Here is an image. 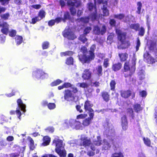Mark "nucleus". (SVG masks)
Here are the masks:
<instances>
[{"mask_svg":"<svg viewBox=\"0 0 157 157\" xmlns=\"http://www.w3.org/2000/svg\"><path fill=\"white\" fill-rule=\"evenodd\" d=\"M53 144L56 148V152L61 157H64L66 155V151L63 149V141L59 140L58 137L56 138L53 141Z\"/></svg>","mask_w":157,"mask_h":157,"instance_id":"f257e3e1","label":"nucleus"},{"mask_svg":"<svg viewBox=\"0 0 157 157\" xmlns=\"http://www.w3.org/2000/svg\"><path fill=\"white\" fill-rule=\"evenodd\" d=\"M68 5L71 6L70 8V10L72 15H75L76 13V10L75 7H77L80 5V3L77 0H70L67 1Z\"/></svg>","mask_w":157,"mask_h":157,"instance_id":"f03ea898","label":"nucleus"},{"mask_svg":"<svg viewBox=\"0 0 157 157\" xmlns=\"http://www.w3.org/2000/svg\"><path fill=\"white\" fill-rule=\"evenodd\" d=\"M131 62V63L129 64L128 62L125 63L124 67L125 71H126L129 70L132 73H133L135 71L136 65L135 60L133 59Z\"/></svg>","mask_w":157,"mask_h":157,"instance_id":"7ed1b4c3","label":"nucleus"},{"mask_svg":"<svg viewBox=\"0 0 157 157\" xmlns=\"http://www.w3.org/2000/svg\"><path fill=\"white\" fill-rule=\"evenodd\" d=\"M17 102L18 106V109L17 108L16 112L18 116V117H19L21 116V113L20 112V109H21V110H23L24 112H25L26 111L25 109V105L23 104L21 99H18Z\"/></svg>","mask_w":157,"mask_h":157,"instance_id":"20e7f679","label":"nucleus"},{"mask_svg":"<svg viewBox=\"0 0 157 157\" xmlns=\"http://www.w3.org/2000/svg\"><path fill=\"white\" fill-rule=\"evenodd\" d=\"M106 31V28L104 25L102 26L100 28L98 26H95L93 29V32L96 34L99 35H103L105 33Z\"/></svg>","mask_w":157,"mask_h":157,"instance_id":"39448f33","label":"nucleus"},{"mask_svg":"<svg viewBox=\"0 0 157 157\" xmlns=\"http://www.w3.org/2000/svg\"><path fill=\"white\" fill-rule=\"evenodd\" d=\"M144 57L145 60L149 64H152L155 62V59L147 52L144 53Z\"/></svg>","mask_w":157,"mask_h":157,"instance_id":"423d86ee","label":"nucleus"},{"mask_svg":"<svg viewBox=\"0 0 157 157\" xmlns=\"http://www.w3.org/2000/svg\"><path fill=\"white\" fill-rule=\"evenodd\" d=\"M91 74L89 69H86L82 73V77L84 80H89L91 78Z\"/></svg>","mask_w":157,"mask_h":157,"instance_id":"0eeeda50","label":"nucleus"},{"mask_svg":"<svg viewBox=\"0 0 157 157\" xmlns=\"http://www.w3.org/2000/svg\"><path fill=\"white\" fill-rule=\"evenodd\" d=\"M78 57L79 60L83 63H89L93 59L90 58V56L89 55L87 56L84 55H80L78 56Z\"/></svg>","mask_w":157,"mask_h":157,"instance_id":"6e6552de","label":"nucleus"},{"mask_svg":"<svg viewBox=\"0 0 157 157\" xmlns=\"http://www.w3.org/2000/svg\"><path fill=\"white\" fill-rule=\"evenodd\" d=\"M88 8L89 10L92 11L93 10H94L95 12L94 13H93L90 16V17L91 18L92 20L96 19L97 17L96 15V9L93 4L92 3H89L88 4Z\"/></svg>","mask_w":157,"mask_h":157,"instance_id":"1a4fd4ad","label":"nucleus"},{"mask_svg":"<svg viewBox=\"0 0 157 157\" xmlns=\"http://www.w3.org/2000/svg\"><path fill=\"white\" fill-rule=\"evenodd\" d=\"M33 75L35 76L37 78H45V77H43V75H44V77H47L48 75L47 74L45 73L42 71L38 70L34 71L33 73Z\"/></svg>","mask_w":157,"mask_h":157,"instance_id":"9d476101","label":"nucleus"},{"mask_svg":"<svg viewBox=\"0 0 157 157\" xmlns=\"http://www.w3.org/2000/svg\"><path fill=\"white\" fill-rule=\"evenodd\" d=\"M82 142L81 143V145L85 147L89 146L91 144V141L90 139H88L86 137H82L81 138Z\"/></svg>","mask_w":157,"mask_h":157,"instance_id":"9b49d317","label":"nucleus"},{"mask_svg":"<svg viewBox=\"0 0 157 157\" xmlns=\"http://www.w3.org/2000/svg\"><path fill=\"white\" fill-rule=\"evenodd\" d=\"M63 36L69 40H73L76 38V36L72 32H65L63 34Z\"/></svg>","mask_w":157,"mask_h":157,"instance_id":"f8f14e48","label":"nucleus"},{"mask_svg":"<svg viewBox=\"0 0 157 157\" xmlns=\"http://www.w3.org/2000/svg\"><path fill=\"white\" fill-rule=\"evenodd\" d=\"M116 33L118 36V39L120 42H122L124 41L126 35L125 33L122 32L119 30H117Z\"/></svg>","mask_w":157,"mask_h":157,"instance_id":"ddd939ff","label":"nucleus"},{"mask_svg":"<svg viewBox=\"0 0 157 157\" xmlns=\"http://www.w3.org/2000/svg\"><path fill=\"white\" fill-rule=\"evenodd\" d=\"M121 125L122 129L126 130L128 128V122L125 116H123L121 118Z\"/></svg>","mask_w":157,"mask_h":157,"instance_id":"4468645a","label":"nucleus"},{"mask_svg":"<svg viewBox=\"0 0 157 157\" xmlns=\"http://www.w3.org/2000/svg\"><path fill=\"white\" fill-rule=\"evenodd\" d=\"M120 93L121 96L124 98H128L131 95V92L130 90H121Z\"/></svg>","mask_w":157,"mask_h":157,"instance_id":"2eb2a0df","label":"nucleus"},{"mask_svg":"<svg viewBox=\"0 0 157 157\" xmlns=\"http://www.w3.org/2000/svg\"><path fill=\"white\" fill-rule=\"evenodd\" d=\"M122 67V64L120 63L113 64L112 66V69L114 71H117L120 70Z\"/></svg>","mask_w":157,"mask_h":157,"instance_id":"dca6fc26","label":"nucleus"},{"mask_svg":"<svg viewBox=\"0 0 157 157\" xmlns=\"http://www.w3.org/2000/svg\"><path fill=\"white\" fill-rule=\"evenodd\" d=\"M96 49V46L95 45L93 44L90 48V50L89 51V56H90V58L91 59H94L95 56L94 54V52Z\"/></svg>","mask_w":157,"mask_h":157,"instance_id":"f3484780","label":"nucleus"},{"mask_svg":"<svg viewBox=\"0 0 157 157\" xmlns=\"http://www.w3.org/2000/svg\"><path fill=\"white\" fill-rule=\"evenodd\" d=\"M121 44L119 46H118V48L119 49H124L128 48L129 45V43L124 41H123L122 42H120Z\"/></svg>","mask_w":157,"mask_h":157,"instance_id":"a211bd4d","label":"nucleus"},{"mask_svg":"<svg viewBox=\"0 0 157 157\" xmlns=\"http://www.w3.org/2000/svg\"><path fill=\"white\" fill-rule=\"evenodd\" d=\"M92 105L90 103V101H86L84 104V108L86 110L90 111L93 109L91 108Z\"/></svg>","mask_w":157,"mask_h":157,"instance_id":"6ab92c4d","label":"nucleus"},{"mask_svg":"<svg viewBox=\"0 0 157 157\" xmlns=\"http://www.w3.org/2000/svg\"><path fill=\"white\" fill-rule=\"evenodd\" d=\"M119 56L122 61H124L128 58V55L126 53L119 54Z\"/></svg>","mask_w":157,"mask_h":157,"instance_id":"aec40b11","label":"nucleus"},{"mask_svg":"<svg viewBox=\"0 0 157 157\" xmlns=\"http://www.w3.org/2000/svg\"><path fill=\"white\" fill-rule=\"evenodd\" d=\"M43 143L42 145L43 146H46L49 144L50 141V139L48 136H45L43 138Z\"/></svg>","mask_w":157,"mask_h":157,"instance_id":"412c9836","label":"nucleus"},{"mask_svg":"<svg viewBox=\"0 0 157 157\" xmlns=\"http://www.w3.org/2000/svg\"><path fill=\"white\" fill-rule=\"evenodd\" d=\"M65 92L64 97L65 99H67L69 98H71L73 97L71 91L68 90H66Z\"/></svg>","mask_w":157,"mask_h":157,"instance_id":"4be33fe9","label":"nucleus"},{"mask_svg":"<svg viewBox=\"0 0 157 157\" xmlns=\"http://www.w3.org/2000/svg\"><path fill=\"white\" fill-rule=\"evenodd\" d=\"M61 17H57L55 20H51L49 21L48 24L49 26H52L53 25L55 22L58 23L61 21Z\"/></svg>","mask_w":157,"mask_h":157,"instance_id":"5701e85b","label":"nucleus"},{"mask_svg":"<svg viewBox=\"0 0 157 157\" xmlns=\"http://www.w3.org/2000/svg\"><path fill=\"white\" fill-rule=\"evenodd\" d=\"M75 122L76 120L74 119L67 120L65 121V124L72 127L74 126Z\"/></svg>","mask_w":157,"mask_h":157,"instance_id":"b1692460","label":"nucleus"},{"mask_svg":"<svg viewBox=\"0 0 157 157\" xmlns=\"http://www.w3.org/2000/svg\"><path fill=\"white\" fill-rule=\"evenodd\" d=\"M101 140L100 136H98L97 139L94 140V144L96 146H100L101 144Z\"/></svg>","mask_w":157,"mask_h":157,"instance_id":"393cba45","label":"nucleus"},{"mask_svg":"<svg viewBox=\"0 0 157 157\" xmlns=\"http://www.w3.org/2000/svg\"><path fill=\"white\" fill-rule=\"evenodd\" d=\"M8 24L6 23V25H5V26H4L3 28L1 29V31L2 33L4 34H7L8 31Z\"/></svg>","mask_w":157,"mask_h":157,"instance_id":"a878e982","label":"nucleus"},{"mask_svg":"<svg viewBox=\"0 0 157 157\" xmlns=\"http://www.w3.org/2000/svg\"><path fill=\"white\" fill-rule=\"evenodd\" d=\"M102 96L104 100L106 101H108L109 100V95L106 92H103L102 93Z\"/></svg>","mask_w":157,"mask_h":157,"instance_id":"bb28decb","label":"nucleus"},{"mask_svg":"<svg viewBox=\"0 0 157 157\" xmlns=\"http://www.w3.org/2000/svg\"><path fill=\"white\" fill-rule=\"evenodd\" d=\"M96 70L97 71V74L99 76H100L102 75V67L101 66H98V67L96 68Z\"/></svg>","mask_w":157,"mask_h":157,"instance_id":"cd10ccee","label":"nucleus"},{"mask_svg":"<svg viewBox=\"0 0 157 157\" xmlns=\"http://www.w3.org/2000/svg\"><path fill=\"white\" fill-rule=\"evenodd\" d=\"M104 128H105L106 130H108L109 131L110 130L111 131L113 130V126L108 122L105 123L104 125Z\"/></svg>","mask_w":157,"mask_h":157,"instance_id":"c85d7f7f","label":"nucleus"},{"mask_svg":"<svg viewBox=\"0 0 157 157\" xmlns=\"http://www.w3.org/2000/svg\"><path fill=\"white\" fill-rule=\"evenodd\" d=\"M103 147L105 150H107L109 149L110 147V144L108 143L105 140H103Z\"/></svg>","mask_w":157,"mask_h":157,"instance_id":"c756f323","label":"nucleus"},{"mask_svg":"<svg viewBox=\"0 0 157 157\" xmlns=\"http://www.w3.org/2000/svg\"><path fill=\"white\" fill-rule=\"evenodd\" d=\"M90 18L88 17H82L77 20V21L78 22H82L83 23H87L88 22Z\"/></svg>","mask_w":157,"mask_h":157,"instance_id":"7c9ffc66","label":"nucleus"},{"mask_svg":"<svg viewBox=\"0 0 157 157\" xmlns=\"http://www.w3.org/2000/svg\"><path fill=\"white\" fill-rule=\"evenodd\" d=\"M113 17L119 20H122L125 17V16L123 14H119L114 15Z\"/></svg>","mask_w":157,"mask_h":157,"instance_id":"2f4dec72","label":"nucleus"},{"mask_svg":"<svg viewBox=\"0 0 157 157\" xmlns=\"http://www.w3.org/2000/svg\"><path fill=\"white\" fill-rule=\"evenodd\" d=\"M15 39L17 44H20L22 42V37L21 36H17Z\"/></svg>","mask_w":157,"mask_h":157,"instance_id":"473e14b6","label":"nucleus"},{"mask_svg":"<svg viewBox=\"0 0 157 157\" xmlns=\"http://www.w3.org/2000/svg\"><path fill=\"white\" fill-rule=\"evenodd\" d=\"M137 6H138L137 8V11L136 12L138 14H140L141 12V10L142 7V4L141 2H138L137 3Z\"/></svg>","mask_w":157,"mask_h":157,"instance_id":"72a5a7b5","label":"nucleus"},{"mask_svg":"<svg viewBox=\"0 0 157 157\" xmlns=\"http://www.w3.org/2000/svg\"><path fill=\"white\" fill-rule=\"evenodd\" d=\"M133 107L134 110L137 112H138L142 109V108L139 104H136Z\"/></svg>","mask_w":157,"mask_h":157,"instance_id":"f704fd0d","label":"nucleus"},{"mask_svg":"<svg viewBox=\"0 0 157 157\" xmlns=\"http://www.w3.org/2000/svg\"><path fill=\"white\" fill-rule=\"evenodd\" d=\"M143 140L145 144L148 146H150L151 145V141L149 139L147 138L144 137Z\"/></svg>","mask_w":157,"mask_h":157,"instance_id":"c9c22d12","label":"nucleus"},{"mask_svg":"<svg viewBox=\"0 0 157 157\" xmlns=\"http://www.w3.org/2000/svg\"><path fill=\"white\" fill-rule=\"evenodd\" d=\"M91 121L90 118H86L83 121L82 124L84 126H87L90 124Z\"/></svg>","mask_w":157,"mask_h":157,"instance_id":"e433bc0d","label":"nucleus"},{"mask_svg":"<svg viewBox=\"0 0 157 157\" xmlns=\"http://www.w3.org/2000/svg\"><path fill=\"white\" fill-rule=\"evenodd\" d=\"M45 12L44 10H40L39 13L38 17L41 20L45 17Z\"/></svg>","mask_w":157,"mask_h":157,"instance_id":"4c0bfd02","label":"nucleus"},{"mask_svg":"<svg viewBox=\"0 0 157 157\" xmlns=\"http://www.w3.org/2000/svg\"><path fill=\"white\" fill-rule=\"evenodd\" d=\"M111 157H124V155L121 152H116L112 154Z\"/></svg>","mask_w":157,"mask_h":157,"instance_id":"58836bf2","label":"nucleus"},{"mask_svg":"<svg viewBox=\"0 0 157 157\" xmlns=\"http://www.w3.org/2000/svg\"><path fill=\"white\" fill-rule=\"evenodd\" d=\"M116 84V82L114 80H112L111 81L110 83V85L111 87V90H114Z\"/></svg>","mask_w":157,"mask_h":157,"instance_id":"ea45409f","label":"nucleus"},{"mask_svg":"<svg viewBox=\"0 0 157 157\" xmlns=\"http://www.w3.org/2000/svg\"><path fill=\"white\" fill-rule=\"evenodd\" d=\"M73 54V52L71 51H67L61 53V55L62 56H66V55L71 56Z\"/></svg>","mask_w":157,"mask_h":157,"instance_id":"a19ab883","label":"nucleus"},{"mask_svg":"<svg viewBox=\"0 0 157 157\" xmlns=\"http://www.w3.org/2000/svg\"><path fill=\"white\" fill-rule=\"evenodd\" d=\"M140 27V25L139 24H132L130 25V28L132 29L137 31Z\"/></svg>","mask_w":157,"mask_h":157,"instance_id":"79ce46f5","label":"nucleus"},{"mask_svg":"<svg viewBox=\"0 0 157 157\" xmlns=\"http://www.w3.org/2000/svg\"><path fill=\"white\" fill-rule=\"evenodd\" d=\"M69 13L67 12L65 13L64 15V18H61V21L62 20L63 22H65L66 20L69 18Z\"/></svg>","mask_w":157,"mask_h":157,"instance_id":"37998d69","label":"nucleus"},{"mask_svg":"<svg viewBox=\"0 0 157 157\" xmlns=\"http://www.w3.org/2000/svg\"><path fill=\"white\" fill-rule=\"evenodd\" d=\"M73 62V59L72 57H69L67 59L66 63L68 65L72 64Z\"/></svg>","mask_w":157,"mask_h":157,"instance_id":"c03bdc74","label":"nucleus"},{"mask_svg":"<svg viewBox=\"0 0 157 157\" xmlns=\"http://www.w3.org/2000/svg\"><path fill=\"white\" fill-rule=\"evenodd\" d=\"M10 15L9 13H6L3 14H2L1 15V17L5 20H7L8 19Z\"/></svg>","mask_w":157,"mask_h":157,"instance_id":"a18cd8bd","label":"nucleus"},{"mask_svg":"<svg viewBox=\"0 0 157 157\" xmlns=\"http://www.w3.org/2000/svg\"><path fill=\"white\" fill-rule=\"evenodd\" d=\"M140 45V42L139 38L137 39L136 45V51H137L139 49V48Z\"/></svg>","mask_w":157,"mask_h":157,"instance_id":"49530a36","label":"nucleus"},{"mask_svg":"<svg viewBox=\"0 0 157 157\" xmlns=\"http://www.w3.org/2000/svg\"><path fill=\"white\" fill-rule=\"evenodd\" d=\"M155 44L156 43L155 42L151 41L149 47V49L151 50H153L155 47Z\"/></svg>","mask_w":157,"mask_h":157,"instance_id":"de8ad7c7","label":"nucleus"},{"mask_svg":"<svg viewBox=\"0 0 157 157\" xmlns=\"http://www.w3.org/2000/svg\"><path fill=\"white\" fill-rule=\"evenodd\" d=\"M40 19L39 17H36L34 18H33L32 20L31 23L34 24L38 21H40Z\"/></svg>","mask_w":157,"mask_h":157,"instance_id":"09e8293b","label":"nucleus"},{"mask_svg":"<svg viewBox=\"0 0 157 157\" xmlns=\"http://www.w3.org/2000/svg\"><path fill=\"white\" fill-rule=\"evenodd\" d=\"M91 30V28L90 27H88L86 28L84 31V34H86L89 33Z\"/></svg>","mask_w":157,"mask_h":157,"instance_id":"8fccbe9b","label":"nucleus"},{"mask_svg":"<svg viewBox=\"0 0 157 157\" xmlns=\"http://www.w3.org/2000/svg\"><path fill=\"white\" fill-rule=\"evenodd\" d=\"M79 39L83 43H85L87 40V38L85 36L82 35L80 36L79 38Z\"/></svg>","mask_w":157,"mask_h":157,"instance_id":"3c124183","label":"nucleus"},{"mask_svg":"<svg viewBox=\"0 0 157 157\" xmlns=\"http://www.w3.org/2000/svg\"><path fill=\"white\" fill-rule=\"evenodd\" d=\"M145 33V29L143 27H141L140 28L139 33V35L140 36H143Z\"/></svg>","mask_w":157,"mask_h":157,"instance_id":"603ef678","label":"nucleus"},{"mask_svg":"<svg viewBox=\"0 0 157 157\" xmlns=\"http://www.w3.org/2000/svg\"><path fill=\"white\" fill-rule=\"evenodd\" d=\"M89 111V115L90 116V117H89V118H90V120H91L93 119V117L94 116L93 110V109H92V111L90 110V111Z\"/></svg>","mask_w":157,"mask_h":157,"instance_id":"864d4df0","label":"nucleus"},{"mask_svg":"<svg viewBox=\"0 0 157 157\" xmlns=\"http://www.w3.org/2000/svg\"><path fill=\"white\" fill-rule=\"evenodd\" d=\"M81 123L79 122L76 121V122L74 124V125L76 129H79L80 128V125Z\"/></svg>","mask_w":157,"mask_h":157,"instance_id":"5fc2aeb1","label":"nucleus"},{"mask_svg":"<svg viewBox=\"0 0 157 157\" xmlns=\"http://www.w3.org/2000/svg\"><path fill=\"white\" fill-rule=\"evenodd\" d=\"M109 59L108 58L105 59H104L103 63V65L105 68H106L109 65Z\"/></svg>","mask_w":157,"mask_h":157,"instance_id":"6e6d98bb","label":"nucleus"},{"mask_svg":"<svg viewBox=\"0 0 157 157\" xmlns=\"http://www.w3.org/2000/svg\"><path fill=\"white\" fill-rule=\"evenodd\" d=\"M87 116V115L86 114H81L77 116V119H83L85 118Z\"/></svg>","mask_w":157,"mask_h":157,"instance_id":"4d7b16f0","label":"nucleus"},{"mask_svg":"<svg viewBox=\"0 0 157 157\" xmlns=\"http://www.w3.org/2000/svg\"><path fill=\"white\" fill-rule=\"evenodd\" d=\"M48 106L49 109H54L56 107V105L54 103H49Z\"/></svg>","mask_w":157,"mask_h":157,"instance_id":"13d9d810","label":"nucleus"},{"mask_svg":"<svg viewBox=\"0 0 157 157\" xmlns=\"http://www.w3.org/2000/svg\"><path fill=\"white\" fill-rule=\"evenodd\" d=\"M16 33V31L15 30H12L10 32L9 35L10 36L13 37L15 36Z\"/></svg>","mask_w":157,"mask_h":157,"instance_id":"bf43d9fd","label":"nucleus"},{"mask_svg":"<svg viewBox=\"0 0 157 157\" xmlns=\"http://www.w3.org/2000/svg\"><path fill=\"white\" fill-rule=\"evenodd\" d=\"M49 45V43L47 42H44L42 45V47L43 49H47L48 48Z\"/></svg>","mask_w":157,"mask_h":157,"instance_id":"052dcab7","label":"nucleus"},{"mask_svg":"<svg viewBox=\"0 0 157 157\" xmlns=\"http://www.w3.org/2000/svg\"><path fill=\"white\" fill-rule=\"evenodd\" d=\"M80 86L83 88H87L88 87V85L86 83L82 82L80 83Z\"/></svg>","mask_w":157,"mask_h":157,"instance_id":"680f3d73","label":"nucleus"},{"mask_svg":"<svg viewBox=\"0 0 157 157\" xmlns=\"http://www.w3.org/2000/svg\"><path fill=\"white\" fill-rule=\"evenodd\" d=\"M140 95L143 97H145L147 95V93L146 91L143 90L140 92Z\"/></svg>","mask_w":157,"mask_h":157,"instance_id":"e2e57ef3","label":"nucleus"},{"mask_svg":"<svg viewBox=\"0 0 157 157\" xmlns=\"http://www.w3.org/2000/svg\"><path fill=\"white\" fill-rule=\"evenodd\" d=\"M10 0H1L0 2L3 5H7L9 3Z\"/></svg>","mask_w":157,"mask_h":157,"instance_id":"0e129e2a","label":"nucleus"},{"mask_svg":"<svg viewBox=\"0 0 157 157\" xmlns=\"http://www.w3.org/2000/svg\"><path fill=\"white\" fill-rule=\"evenodd\" d=\"M141 72H140L138 73V74L139 75V78L140 79H142L144 78V75L143 73V71H141Z\"/></svg>","mask_w":157,"mask_h":157,"instance_id":"69168bd1","label":"nucleus"},{"mask_svg":"<svg viewBox=\"0 0 157 157\" xmlns=\"http://www.w3.org/2000/svg\"><path fill=\"white\" fill-rule=\"evenodd\" d=\"M104 15L105 16H107L109 15V12L108 10L107 9H102Z\"/></svg>","mask_w":157,"mask_h":157,"instance_id":"338daca9","label":"nucleus"},{"mask_svg":"<svg viewBox=\"0 0 157 157\" xmlns=\"http://www.w3.org/2000/svg\"><path fill=\"white\" fill-rule=\"evenodd\" d=\"M10 157H17L19 156V154L17 153H13L10 154Z\"/></svg>","mask_w":157,"mask_h":157,"instance_id":"774afa93","label":"nucleus"}]
</instances>
